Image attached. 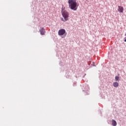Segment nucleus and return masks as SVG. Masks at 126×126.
<instances>
[{
	"label": "nucleus",
	"mask_w": 126,
	"mask_h": 126,
	"mask_svg": "<svg viewBox=\"0 0 126 126\" xmlns=\"http://www.w3.org/2000/svg\"><path fill=\"white\" fill-rule=\"evenodd\" d=\"M118 10L119 12H120V13H123V12H124V7L121 6H119Z\"/></svg>",
	"instance_id": "39448f33"
},
{
	"label": "nucleus",
	"mask_w": 126,
	"mask_h": 126,
	"mask_svg": "<svg viewBox=\"0 0 126 126\" xmlns=\"http://www.w3.org/2000/svg\"><path fill=\"white\" fill-rule=\"evenodd\" d=\"M64 34H65V30L63 29L60 30L58 32V35H59V36H63V35H64Z\"/></svg>",
	"instance_id": "7ed1b4c3"
},
{
	"label": "nucleus",
	"mask_w": 126,
	"mask_h": 126,
	"mask_svg": "<svg viewBox=\"0 0 126 126\" xmlns=\"http://www.w3.org/2000/svg\"><path fill=\"white\" fill-rule=\"evenodd\" d=\"M85 95H89V91H86V92L85 93Z\"/></svg>",
	"instance_id": "1a4fd4ad"
},
{
	"label": "nucleus",
	"mask_w": 126,
	"mask_h": 126,
	"mask_svg": "<svg viewBox=\"0 0 126 126\" xmlns=\"http://www.w3.org/2000/svg\"><path fill=\"white\" fill-rule=\"evenodd\" d=\"M113 86L117 88V87H119V83L118 82H114L113 83Z\"/></svg>",
	"instance_id": "423d86ee"
},
{
	"label": "nucleus",
	"mask_w": 126,
	"mask_h": 126,
	"mask_svg": "<svg viewBox=\"0 0 126 126\" xmlns=\"http://www.w3.org/2000/svg\"><path fill=\"white\" fill-rule=\"evenodd\" d=\"M124 42H126V37L125 38Z\"/></svg>",
	"instance_id": "9b49d317"
},
{
	"label": "nucleus",
	"mask_w": 126,
	"mask_h": 126,
	"mask_svg": "<svg viewBox=\"0 0 126 126\" xmlns=\"http://www.w3.org/2000/svg\"><path fill=\"white\" fill-rule=\"evenodd\" d=\"M69 7L72 10H77V3L76 0H68Z\"/></svg>",
	"instance_id": "f257e3e1"
},
{
	"label": "nucleus",
	"mask_w": 126,
	"mask_h": 126,
	"mask_svg": "<svg viewBox=\"0 0 126 126\" xmlns=\"http://www.w3.org/2000/svg\"><path fill=\"white\" fill-rule=\"evenodd\" d=\"M112 126H117V121H116L114 119H112Z\"/></svg>",
	"instance_id": "0eeeda50"
},
{
	"label": "nucleus",
	"mask_w": 126,
	"mask_h": 126,
	"mask_svg": "<svg viewBox=\"0 0 126 126\" xmlns=\"http://www.w3.org/2000/svg\"><path fill=\"white\" fill-rule=\"evenodd\" d=\"M62 38H64V36H63Z\"/></svg>",
	"instance_id": "f8f14e48"
},
{
	"label": "nucleus",
	"mask_w": 126,
	"mask_h": 126,
	"mask_svg": "<svg viewBox=\"0 0 126 126\" xmlns=\"http://www.w3.org/2000/svg\"><path fill=\"white\" fill-rule=\"evenodd\" d=\"M86 0V1H87L88 0Z\"/></svg>",
	"instance_id": "ddd939ff"
},
{
	"label": "nucleus",
	"mask_w": 126,
	"mask_h": 126,
	"mask_svg": "<svg viewBox=\"0 0 126 126\" xmlns=\"http://www.w3.org/2000/svg\"><path fill=\"white\" fill-rule=\"evenodd\" d=\"M39 32L40 33V35H45V33L46 32V30H45V28L43 27H40L39 29Z\"/></svg>",
	"instance_id": "20e7f679"
},
{
	"label": "nucleus",
	"mask_w": 126,
	"mask_h": 126,
	"mask_svg": "<svg viewBox=\"0 0 126 126\" xmlns=\"http://www.w3.org/2000/svg\"><path fill=\"white\" fill-rule=\"evenodd\" d=\"M64 9V7H62V10H61V13L62 14V16H63V18H62L61 20L62 21H63V22H65V21H67L68 20V16L69 15V14L66 10H63Z\"/></svg>",
	"instance_id": "f03ea898"
},
{
	"label": "nucleus",
	"mask_w": 126,
	"mask_h": 126,
	"mask_svg": "<svg viewBox=\"0 0 126 126\" xmlns=\"http://www.w3.org/2000/svg\"><path fill=\"white\" fill-rule=\"evenodd\" d=\"M76 85H77V84H76V82H75L73 83V86H74V87L76 86Z\"/></svg>",
	"instance_id": "9d476101"
},
{
	"label": "nucleus",
	"mask_w": 126,
	"mask_h": 126,
	"mask_svg": "<svg viewBox=\"0 0 126 126\" xmlns=\"http://www.w3.org/2000/svg\"><path fill=\"white\" fill-rule=\"evenodd\" d=\"M120 77L118 76H115V81H119L120 80L119 79Z\"/></svg>",
	"instance_id": "6e6552de"
}]
</instances>
